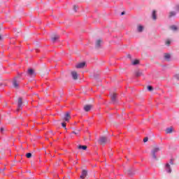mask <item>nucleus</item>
Listing matches in <instances>:
<instances>
[{"label": "nucleus", "mask_w": 179, "mask_h": 179, "mask_svg": "<svg viewBox=\"0 0 179 179\" xmlns=\"http://www.w3.org/2000/svg\"><path fill=\"white\" fill-rule=\"evenodd\" d=\"M86 177H87V171L83 170L82 173L80 176V178L84 179V178H86Z\"/></svg>", "instance_id": "6e6552de"}, {"label": "nucleus", "mask_w": 179, "mask_h": 179, "mask_svg": "<svg viewBox=\"0 0 179 179\" xmlns=\"http://www.w3.org/2000/svg\"><path fill=\"white\" fill-rule=\"evenodd\" d=\"M148 141H149V138L148 137H145L144 139H143V142H148Z\"/></svg>", "instance_id": "7c9ffc66"}, {"label": "nucleus", "mask_w": 179, "mask_h": 179, "mask_svg": "<svg viewBox=\"0 0 179 179\" xmlns=\"http://www.w3.org/2000/svg\"><path fill=\"white\" fill-rule=\"evenodd\" d=\"M72 134H74L75 135H78L79 134V130L77 131H73Z\"/></svg>", "instance_id": "c85d7f7f"}, {"label": "nucleus", "mask_w": 179, "mask_h": 179, "mask_svg": "<svg viewBox=\"0 0 179 179\" xmlns=\"http://www.w3.org/2000/svg\"><path fill=\"white\" fill-rule=\"evenodd\" d=\"M170 57H171L170 54H167V53L165 54L164 58L165 59H166V61H170Z\"/></svg>", "instance_id": "a211bd4d"}, {"label": "nucleus", "mask_w": 179, "mask_h": 179, "mask_svg": "<svg viewBox=\"0 0 179 179\" xmlns=\"http://www.w3.org/2000/svg\"><path fill=\"white\" fill-rule=\"evenodd\" d=\"M171 30L176 31V30H177V26H176V25H172V26L171 27Z\"/></svg>", "instance_id": "5701e85b"}, {"label": "nucleus", "mask_w": 179, "mask_h": 179, "mask_svg": "<svg viewBox=\"0 0 179 179\" xmlns=\"http://www.w3.org/2000/svg\"><path fill=\"white\" fill-rule=\"evenodd\" d=\"M27 159H30L31 157V153L29 152L26 155Z\"/></svg>", "instance_id": "393cba45"}, {"label": "nucleus", "mask_w": 179, "mask_h": 179, "mask_svg": "<svg viewBox=\"0 0 179 179\" xmlns=\"http://www.w3.org/2000/svg\"><path fill=\"white\" fill-rule=\"evenodd\" d=\"M76 9H78V6H73V10H74V12H77Z\"/></svg>", "instance_id": "bb28decb"}, {"label": "nucleus", "mask_w": 179, "mask_h": 179, "mask_svg": "<svg viewBox=\"0 0 179 179\" xmlns=\"http://www.w3.org/2000/svg\"><path fill=\"white\" fill-rule=\"evenodd\" d=\"M93 108V105L92 104H87L84 106V110L87 113L90 111Z\"/></svg>", "instance_id": "39448f33"}, {"label": "nucleus", "mask_w": 179, "mask_h": 179, "mask_svg": "<svg viewBox=\"0 0 179 179\" xmlns=\"http://www.w3.org/2000/svg\"><path fill=\"white\" fill-rule=\"evenodd\" d=\"M84 66H86V63L85 62H81V63H79L78 64H77L76 66V68H77V69H82Z\"/></svg>", "instance_id": "1a4fd4ad"}, {"label": "nucleus", "mask_w": 179, "mask_h": 179, "mask_svg": "<svg viewBox=\"0 0 179 179\" xmlns=\"http://www.w3.org/2000/svg\"><path fill=\"white\" fill-rule=\"evenodd\" d=\"M136 76H142V73L139 72V71H136Z\"/></svg>", "instance_id": "b1692460"}, {"label": "nucleus", "mask_w": 179, "mask_h": 179, "mask_svg": "<svg viewBox=\"0 0 179 179\" xmlns=\"http://www.w3.org/2000/svg\"><path fill=\"white\" fill-rule=\"evenodd\" d=\"M27 75L29 76H36V73L34 72V70L32 69H29L27 71Z\"/></svg>", "instance_id": "0eeeda50"}, {"label": "nucleus", "mask_w": 179, "mask_h": 179, "mask_svg": "<svg viewBox=\"0 0 179 179\" xmlns=\"http://www.w3.org/2000/svg\"><path fill=\"white\" fill-rule=\"evenodd\" d=\"M63 120L68 122L71 120V112H66L63 117Z\"/></svg>", "instance_id": "20e7f679"}, {"label": "nucleus", "mask_w": 179, "mask_h": 179, "mask_svg": "<svg viewBox=\"0 0 179 179\" xmlns=\"http://www.w3.org/2000/svg\"><path fill=\"white\" fill-rule=\"evenodd\" d=\"M173 16H176V13H174L173 11L171 12L169 14V17H171Z\"/></svg>", "instance_id": "4be33fe9"}, {"label": "nucleus", "mask_w": 179, "mask_h": 179, "mask_svg": "<svg viewBox=\"0 0 179 179\" xmlns=\"http://www.w3.org/2000/svg\"><path fill=\"white\" fill-rule=\"evenodd\" d=\"M1 38H2V36L0 35V40H1Z\"/></svg>", "instance_id": "c9c22d12"}, {"label": "nucleus", "mask_w": 179, "mask_h": 179, "mask_svg": "<svg viewBox=\"0 0 179 179\" xmlns=\"http://www.w3.org/2000/svg\"><path fill=\"white\" fill-rule=\"evenodd\" d=\"M137 30H138V31H139V32L143 31V26H142V25H138V28H137Z\"/></svg>", "instance_id": "dca6fc26"}, {"label": "nucleus", "mask_w": 179, "mask_h": 179, "mask_svg": "<svg viewBox=\"0 0 179 179\" xmlns=\"http://www.w3.org/2000/svg\"><path fill=\"white\" fill-rule=\"evenodd\" d=\"M0 131H1V134H3V131H5V128L1 127V128L0 129Z\"/></svg>", "instance_id": "cd10ccee"}, {"label": "nucleus", "mask_w": 179, "mask_h": 179, "mask_svg": "<svg viewBox=\"0 0 179 179\" xmlns=\"http://www.w3.org/2000/svg\"><path fill=\"white\" fill-rule=\"evenodd\" d=\"M171 43V42H170V41H166V45H170Z\"/></svg>", "instance_id": "c756f323"}, {"label": "nucleus", "mask_w": 179, "mask_h": 179, "mask_svg": "<svg viewBox=\"0 0 179 179\" xmlns=\"http://www.w3.org/2000/svg\"><path fill=\"white\" fill-rule=\"evenodd\" d=\"M1 27H0V30H1Z\"/></svg>", "instance_id": "4c0bfd02"}, {"label": "nucleus", "mask_w": 179, "mask_h": 179, "mask_svg": "<svg viewBox=\"0 0 179 179\" xmlns=\"http://www.w3.org/2000/svg\"><path fill=\"white\" fill-rule=\"evenodd\" d=\"M99 145H102L104 146L106 143H110V139L106 136H101L99 138V140L98 141Z\"/></svg>", "instance_id": "f257e3e1"}, {"label": "nucleus", "mask_w": 179, "mask_h": 179, "mask_svg": "<svg viewBox=\"0 0 179 179\" xmlns=\"http://www.w3.org/2000/svg\"><path fill=\"white\" fill-rule=\"evenodd\" d=\"M176 9H177V10H179V6H176Z\"/></svg>", "instance_id": "72a5a7b5"}, {"label": "nucleus", "mask_w": 179, "mask_h": 179, "mask_svg": "<svg viewBox=\"0 0 179 179\" xmlns=\"http://www.w3.org/2000/svg\"><path fill=\"white\" fill-rule=\"evenodd\" d=\"M122 15H125V12H122Z\"/></svg>", "instance_id": "f704fd0d"}, {"label": "nucleus", "mask_w": 179, "mask_h": 179, "mask_svg": "<svg viewBox=\"0 0 179 179\" xmlns=\"http://www.w3.org/2000/svg\"><path fill=\"white\" fill-rule=\"evenodd\" d=\"M166 167L168 173H171V169H170V164H166Z\"/></svg>", "instance_id": "6ab92c4d"}, {"label": "nucleus", "mask_w": 179, "mask_h": 179, "mask_svg": "<svg viewBox=\"0 0 179 179\" xmlns=\"http://www.w3.org/2000/svg\"><path fill=\"white\" fill-rule=\"evenodd\" d=\"M165 132L166 134H172L173 133V127H169V128H167L166 130H165Z\"/></svg>", "instance_id": "ddd939ff"}, {"label": "nucleus", "mask_w": 179, "mask_h": 179, "mask_svg": "<svg viewBox=\"0 0 179 179\" xmlns=\"http://www.w3.org/2000/svg\"><path fill=\"white\" fill-rule=\"evenodd\" d=\"M101 39H98L96 42V48H99L100 47V45L101 44Z\"/></svg>", "instance_id": "2eb2a0df"}, {"label": "nucleus", "mask_w": 179, "mask_h": 179, "mask_svg": "<svg viewBox=\"0 0 179 179\" xmlns=\"http://www.w3.org/2000/svg\"><path fill=\"white\" fill-rule=\"evenodd\" d=\"M62 127H63V128H65V129H66V123L65 122L62 123Z\"/></svg>", "instance_id": "a878e982"}, {"label": "nucleus", "mask_w": 179, "mask_h": 179, "mask_svg": "<svg viewBox=\"0 0 179 179\" xmlns=\"http://www.w3.org/2000/svg\"><path fill=\"white\" fill-rule=\"evenodd\" d=\"M22 104H23L22 98L18 99V110H20L22 107Z\"/></svg>", "instance_id": "f8f14e48"}, {"label": "nucleus", "mask_w": 179, "mask_h": 179, "mask_svg": "<svg viewBox=\"0 0 179 179\" xmlns=\"http://www.w3.org/2000/svg\"><path fill=\"white\" fill-rule=\"evenodd\" d=\"M58 38H59V36H58L55 34H52L51 39H52V43H55L58 40Z\"/></svg>", "instance_id": "423d86ee"}, {"label": "nucleus", "mask_w": 179, "mask_h": 179, "mask_svg": "<svg viewBox=\"0 0 179 179\" xmlns=\"http://www.w3.org/2000/svg\"><path fill=\"white\" fill-rule=\"evenodd\" d=\"M20 76H18L15 77L14 78V80H13V86L15 89H19V84L20 83Z\"/></svg>", "instance_id": "f03ea898"}, {"label": "nucleus", "mask_w": 179, "mask_h": 179, "mask_svg": "<svg viewBox=\"0 0 179 179\" xmlns=\"http://www.w3.org/2000/svg\"><path fill=\"white\" fill-rule=\"evenodd\" d=\"M78 149L82 150H86V149H87V146L80 145L78 146Z\"/></svg>", "instance_id": "4468645a"}, {"label": "nucleus", "mask_w": 179, "mask_h": 179, "mask_svg": "<svg viewBox=\"0 0 179 179\" xmlns=\"http://www.w3.org/2000/svg\"><path fill=\"white\" fill-rule=\"evenodd\" d=\"M175 78H176L178 80H179V73H178V74H176V75L175 76Z\"/></svg>", "instance_id": "2f4dec72"}, {"label": "nucleus", "mask_w": 179, "mask_h": 179, "mask_svg": "<svg viewBox=\"0 0 179 179\" xmlns=\"http://www.w3.org/2000/svg\"><path fill=\"white\" fill-rule=\"evenodd\" d=\"M71 76L74 80H78V73L76 71H71Z\"/></svg>", "instance_id": "9d476101"}, {"label": "nucleus", "mask_w": 179, "mask_h": 179, "mask_svg": "<svg viewBox=\"0 0 179 179\" xmlns=\"http://www.w3.org/2000/svg\"><path fill=\"white\" fill-rule=\"evenodd\" d=\"M110 99L113 103H115V99H117V94L113 93L110 94Z\"/></svg>", "instance_id": "9b49d317"}, {"label": "nucleus", "mask_w": 179, "mask_h": 179, "mask_svg": "<svg viewBox=\"0 0 179 179\" xmlns=\"http://www.w3.org/2000/svg\"><path fill=\"white\" fill-rule=\"evenodd\" d=\"M147 88H148V90H149V92H152L153 90L152 86L149 85L147 87Z\"/></svg>", "instance_id": "412c9836"}, {"label": "nucleus", "mask_w": 179, "mask_h": 179, "mask_svg": "<svg viewBox=\"0 0 179 179\" xmlns=\"http://www.w3.org/2000/svg\"><path fill=\"white\" fill-rule=\"evenodd\" d=\"M152 19L154 20H156V19H157V17L156 16V10H155L152 11Z\"/></svg>", "instance_id": "f3484780"}, {"label": "nucleus", "mask_w": 179, "mask_h": 179, "mask_svg": "<svg viewBox=\"0 0 179 179\" xmlns=\"http://www.w3.org/2000/svg\"><path fill=\"white\" fill-rule=\"evenodd\" d=\"M139 64V60L136 59L134 62H132V65H138Z\"/></svg>", "instance_id": "aec40b11"}, {"label": "nucleus", "mask_w": 179, "mask_h": 179, "mask_svg": "<svg viewBox=\"0 0 179 179\" xmlns=\"http://www.w3.org/2000/svg\"><path fill=\"white\" fill-rule=\"evenodd\" d=\"M159 150H160V148H159V147H155L152 150L151 155L152 158L155 159V160H157V157H156V153H157V152H159Z\"/></svg>", "instance_id": "7ed1b4c3"}, {"label": "nucleus", "mask_w": 179, "mask_h": 179, "mask_svg": "<svg viewBox=\"0 0 179 179\" xmlns=\"http://www.w3.org/2000/svg\"><path fill=\"white\" fill-rule=\"evenodd\" d=\"M128 57H129V58H131V55H128Z\"/></svg>", "instance_id": "e433bc0d"}, {"label": "nucleus", "mask_w": 179, "mask_h": 179, "mask_svg": "<svg viewBox=\"0 0 179 179\" xmlns=\"http://www.w3.org/2000/svg\"><path fill=\"white\" fill-rule=\"evenodd\" d=\"M127 174H131V171H129V169H128V170L127 171Z\"/></svg>", "instance_id": "473e14b6"}]
</instances>
